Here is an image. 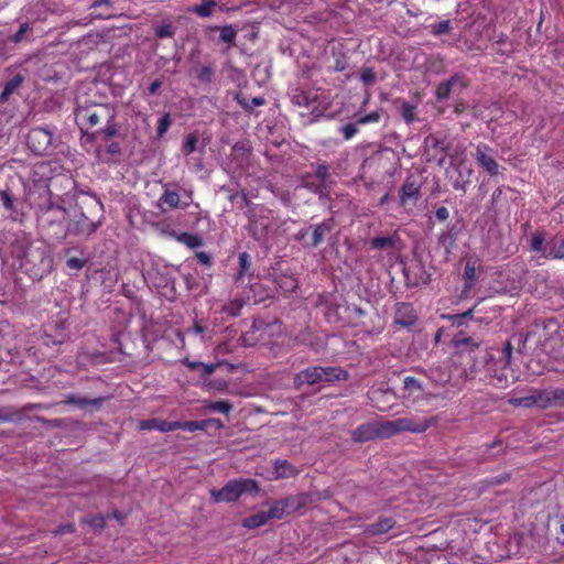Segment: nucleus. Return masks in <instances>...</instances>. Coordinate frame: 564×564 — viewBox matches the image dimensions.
Returning <instances> with one entry per match:
<instances>
[{
	"label": "nucleus",
	"instance_id": "nucleus-15",
	"mask_svg": "<svg viewBox=\"0 0 564 564\" xmlns=\"http://www.w3.org/2000/svg\"><path fill=\"white\" fill-rule=\"evenodd\" d=\"M180 202H181V198L176 192L165 189L164 193L159 198L156 205L162 212H166V209L164 208V205H166L169 208H176V207H178Z\"/></svg>",
	"mask_w": 564,
	"mask_h": 564
},
{
	"label": "nucleus",
	"instance_id": "nucleus-3",
	"mask_svg": "<svg viewBox=\"0 0 564 564\" xmlns=\"http://www.w3.org/2000/svg\"><path fill=\"white\" fill-rule=\"evenodd\" d=\"M259 491V484L253 479H235L228 481L221 489L210 490V496L214 502H232L240 498L245 492Z\"/></svg>",
	"mask_w": 564,
	"mask_h": 564
},
{
	"label": "nucleus",
	"instance_id": "nucleus-30",
	"mask_svg": "<svg viewBox=\"0 0 564 564\" xmlns=\"http://www.w3.org/2000/svg\"><path fill=\"white\" fill-rule=\"evenodd\" d=\"M207 426H208V422H205V420L200 421V422L188 421V422H184V423L180 422L178 429H182V430H185L188 432H195L198 430H205Z\"/></svg>",
	"mask_w": 564,
	"mask_h": 564
},
{
	"label": "nucleus",
	"instance_id": "nucleus-64",
	"mask_svg": "<svg viewBox=\"0 0 564 564\" xmlns=\"http://www.w3.org/2000/svg\"><path fill=\"white\" fill-rule=\"evenodd\" d=\"M194 330H195L196 333L200 334V333H203V332H204V328H203L200 325L196 324V325L194 326Z\"/></svg>",
	"mask_w": 564,
	"mask_h": 564
},
{
	"label": "nucleus",
	"instance_id": "nucleus-55",
	"mask_svg": "<svg viewBox=\"0 0 564 564\" xmlns=\"http://www.w3.org/2000/svg\"><path fill=\"white\" fill-rule=\"evenodd\" d=\"M73 531H74V525L67 524V525L59 527L57 529L56 533L57 534H65V533L73 532Z\"/></svg>",
	"mask_w": 564,
	"mask_h": 564
},
{
	"label": "nucleus",
	"instance_id": "nucleus-20",
	"mask_svg": "<svg viewBox=\"0 0 564 564\" xmlns=\"http://www.w3.org/2000/svg\"><path fill=\"white\" fill-rule=\"evenodd\" d=\"M460 83L459 77H452L449 80L438 85L436 88V97L438 100L447 99L451 95L452 88Z\"/></svg>",
	"mask_w": 564,
	"mask_h": 564
},
{
	"label": "nucleus",
	"instance_id": "nucleus-46",
	"mask_svg": "<svg viewBox=\"0 0 564 564\" xmlns=\"http://www.w3.org/2000/svg\"><path fill=\"white\" fill-rule=\"evenodd\" d=\"M361 79L365 84H371L375 79V74L371 69H366L361 73Z\"/></svg>",
	"mask_w": 564,
	"mask_h": 564
},
{
	"label": "nucleus",
	"instance_id": "nucleus-50",
	"mask_svg": "<svg viewBox=\"0 0 564 564\" xmlns=\"http://www.w3.org/2000/svg\"><path fill=\"white\" fill-rule=\"evenodd\" d=\"M458 346L470 347V349L477 348L478 344L475 343L471 338H465L462 341H458Z\"/></svg>",
	"mask_w": 564,
	"mask_h": 564
},
{
	"label": "nucleus",
	"instance_id": "nucleus-62",
	"mask_svg": "<svg viewBox=\"0 0 564 564\" xmlns=\"http://www.w3.org/2000/svg\"><path fill=\"white\" fill-rule=\"evenodd\" d=\"M101 4H107L109 6V1L108 0H97L95 1L94 6L95 7H98V6H101Z\"/></svg>",
	"mask_w": 564,
	"mask_h": 564
},
{
	"label": "nucleus",
	"instance_id": "nucleus-57",
	"mask_svg": "<svg viewBox=\"0 0 564 564\" xmlns=\"http://www.w3.org/2000/svg\"><path fill=\"white\" fill-rule=\"evenodd\" d=\"M447 215H448V212H447V209L445 207L438 208L437 212H436V216L440 219H446Z\"/></svg>",
	"mask_w": 564,
	"mask_h": 564
},
{
	"label": "nucleus",
	"instance_id": "nucleus-29",
	"mask_svg": "<svg viewBox=\"0 0 564 564\" xmlns=\"http://www.w3.org/2000/svg\"><path fill=\"white\" fill-rule=\"evenodd\" d=\"M404 389L409 392V394H415L416 392L422 391L421 382L413 377L404 378Z\"/></svg>",
	"mask_w": 564,
	"mask_h": 564
},
{
	"label": "nucleus",
	"instance_id": "nucleus-12",
	"mask_svg": "<svg viewBox=\"0 0 564 564\" xmlns=\"http://www.w3.org/2000/svg\"><path fill=\"white\" fill-rule=\"evenodd\" d=\"M316 98V93L313 90L305 91L302 89H294L291 94L293 105L303 108H313Z\"/></svg>",
	"mask_w": 564,
	"mask_h": 564
},
{
	"label": "nucleus",
	"instance_id": "nucleus-9",
	"mask_svg": "<svg viewBox=\"0 0 564 564\" xmlns=\"http://www.w3.org/2000/svg\"><path fill=\"white\" fill-rule=\"evenodd\" d=\"M417 319L416 313L412 305L401 303L398 304L394 314V323L400 327H411Z\"/></svg>",
	"mask_w": 564,
	"mask_h": 564
},
{
	"label": "nucleus",
	"instance_id": "nucleus-37",
	"mask_svg": "<svg viewBox=\"0 0 564 564\" xmlns=\"http://www.w3.org/2000/svg\"><path fill=\"white\" fill-rule=\"evenodd\" d=\"M196 144H197V138L194 134H189L186 138L185 143L183 145V152L185 154H191L192 152L195 151Z\"/></svg>",
	"mask_w": 564,
	"mask_h": 564
},
{
	"label": "nucleus",
	"instance_id": "nucleus-27",
	"mask_svg": "<svg viewBox=\"0 0 564 564\" xmlns=\"http://www.w3.org/2000/svg\"><path fill=\"white\" fill-rule=\"evenodd\" d=\"M97 229V225L93 221H90L87 217L83 216L80 220L78 221V229L77 231L82 235L89 236L93 232H95Z\"/></svg>",
	"mask_w": 564,
	"mask_h": 564
},
{
	"label": "nucleus",
	"instance_id": "nucleus-35",
	"mask_svg": "<svg viewBox=\"0 0 564 564\" xmlns=\"http://www.w3.org/2000/svg\"><path fill=\"white\" fill-rule=\"evenodd\" d=\"M380 118H381V112L376 110L366 116L359 117L357 120V123L367 124V123L378 122L380 120Z\"/></svg>",
	"mask_w": 564,
	"mask_h": 564
},
{
	"label": "nucleus",
	"instance_id": "nucleus-44",
	"mask_svg": "<svg viewBox=\"0 0 564 564\" xmlns=\"http://www.w3.org/2000/svg\"><path fill=\"white\" fill-rule=\"evenodd\" d=\"M448 31H449V22L448 21L440 22L438 24H436L434 26L435 34H444V33H447Z\"/></svg>",
	"mask_w": 564,
	"mask_h": 564
},
{
	"label": "nucleus",
	"instance_id": "nucleus-24",
	"mask_svg": "<svg viewBox=\"0 0 564 564\" xmlns=\"http://www.w3.org/2000/svg\"><path fill=\"white\" fill-rule=\"evenodd\" d=\"M204 409L228 414L232 409V404L228 401L206 402Z\"/></svg>",
	"mask_w": 564,
	"mask_h": 564
},
{
	"label": "nucleus",
	"instance_id": "nucleus-38",
	"mask_svg": "<svg viewBox=\"0 0 564 564\" xmlns=\"http://www.w3.org/2000/svg\"><path fill=\"white\" fill-rule=\"evenodd\" d=\"M155 34L160 39L171 37L174 35V30L171 24H164L156 28Z\"/></svg>",
	"mask_w": 564,
	"mask_h": 564
},
{
	"label": "nucleus",
	"instance_id": "nucleus-36",
	"mask_svg": "<svg viewBox=\"0 0 564 564\" xmlns=\"http://www.w3.org/2000/svg\"><path fill=\"white\" fill-rule=\"evenodd\" d=\"M171 126V118L169 113L162 116L158 124V135L163 137Z\"/></svg>",
	"mask_w": 564,
	"mask_h": 564
},
{
	"label": "nucleus",
	"instance_id": "nucleus-11",
	"mask_svg": "<svg viewBox=\"0 0 564 564\" xmlns=\"http://www.w3.org/2000/svg\"><path fill=\"white\" fill-rule=\"evenodd\" d=\"M295 509L294 498H286L284 500L275 501L272 507L267 511L270 519H282L284 514Z\"/></svg>",
	"mask_w": 564,
	"mask_h": 564
},
{
	"label": "nucleus",
	"instance_id": "nucleus-34",
	"mask_svg": "<svg viewBox=\"0 0 564 564\" xmlns=\"http://www.w3.org/2000/svg\"><path fill=\"white\" fill-rule=\"evenodd\" d=\"M22 83V78L20 76H15L4 86L3 93L1 95V99H6L8 95L13 93V90Z\"/></svg>",
	"mask_w": 564,
	"mask_h": 564
},
{
	"label": "nucleus",
	"instance_id": "nucleus-61",
	"mask_svg": "<svg viewBox=\"0 0 564 564\" xmlns=\"http://www.w3.org/2000/svg\"><path fill=\"white\" fill-rule=\"evenodd\" d=\"M252 104L254 106H262L264 104V99L263 98H253Z\"/></svg>",
	"mask_w": 564,
	"mask_h": 564
},
{
	"label": "nucleus",
	"instance_id": "nucleus-39",
	"mask_svg": "<svg viewBox=\"0 0 564 564\" xmlns=\"http://www.w3.org/2000/svg\"><path fill=\"white\" fill-rule=\"evenodd\" d=\"M85 264V261L79 258H69L66 262L67 268L70 270L79 271Z\"/></svg>",
	"mask_w": 564,
	"mask_h": 564
},
{
	"label": "nucleus",
	"instance_id": "nucleus-23",
	"mask_svg": "<svg viewBox=\"0 0 564 564\" xmlns=\"http://www.w3.org/2000/svg\"><path fill=\"white\" fill-rule=\"evenodd\" d=\"M217 7V2L215 0H202L200 6H196L193 9V12H195L197 15L207 18L210 17Z\"/></svg>",
	"mask_w": 564,
	"mask_h": 564
},
{
	"label": "nucleus",
	"instance_id": "nucleus-4",
	"mask_svg": "<svg viewBox=\"0 0 564 564\" xmlns=\"http://www.w3.org/2000/svg\"><path fill=\"white\" fill-rule=\"evenodd\" d=\"M113 118L110 108L106 105L97 104L88 107L78 106L75 110V119L82 129H90L102 120L109 122Z\"/></svg>",
	"mask_w": 564,
	"mask_h": 564
},
{
	"label": "nucleus",
	"instance_id": "nucleus-17",
	"mask_svg": "<svg viewBox=\"0 0 564 564\" xmlns=\"http://www.w3.org/2000/svg\"><path fill=\"white\" fill-rule=\"evenodd\" d=\"M419 196V186L414 182H405L401 187L400 200L405 206L411 200H416Z\"/></svg>",
	"mask_w": 564,
	"mask_h": 564
},
{
	"label": "nucleus",
	"instance_id": "nucleus-56",
	"mask_svg": "<svg viewBox=\"0 0 564 564\" xmlns=\"http://www.w3.org/2000/svg\"><path fill=\"white\" fill-rule=\"evenodd\" d=\"M205 422H208V426L213 425L219 430L224 427L223 422L218 419H208V420H205Z\"/></svg>",
	"mask_w": 564,
	"mask_h": 564
},
{
	"label": "nucleus",
	"instance_id": "nucleus-40",
	"mask_svg": "<svg viewBox=\"0 0 564 564\" xmlns=\"http://www.w3.org/2000/svg\"><path fill=\"white\" fill-rule=\"evenodd\" d=\"M85 522H87L89 525H91L96 530H101L105 525V518L104 517H93L90 519H86Z\"/></svg>",
	"mask_w": 564,
	"mask_h": 564
},
{
	"label": "nucleus",
	"instance_id": "nucleus-14",
	"mask_svg": "<svg viewBox=\"0 0 564 564\" xmlns=\"http://www.w3.org/2000/svg\"><path fill=\"white\" fill-rule=\"evenodd\" d=\"M333 227L334 225L332 220H325L316 225L313 228L312 238L308 245L312 247L318 246L324 240L325 236L333 230Z\"/></svg>",
	"mask_w": 564,
	"mask_h": 564
},
{
	"label": "nucleus",
	"instance_id": "nucleus-42",
	"mask_svg": "<svg viewBox=\"0 0 564 564\" xmlns=\"http://www.w3.org/2000/svg\"><path fill=\"white\" fill-rule=\"evenodd\" d=\"M281 288L284 289V291H291L296 288V281L292 276H285L281 280Z\"/></svg>",
	"mask_w": 564,
	"mask_h": 564
},
{
	"label": "nucleus",
	"instance_id": "nucleus-18",
	"mask_svg": "<svg viewBox=\"0 0 564 564\" xmlns=\"http://www.w3.org/2000/svg\"><path fill=\"white\" fill-rule=\"evenodd\" d=\"M270 520L267 511H260L257 514L250 516L243 520V527L248 529L259 528Z\"/></svg>",
	"mask_w": 564,
	"mask_h": 564
},
{
	"label": "nucleus",
	"instance_id": "nucleus-8",
	"mask_svg": "<svg viewBox=\"0 0 564 564\" xmlns=\"http://www.w3.org/2000/svg\"><path fill=\"white\" fill-rule=\"evenodd\" d=\"M51 143L52 134L43 128H35L28 135V144L36 154L45 152Z\"/></svg>",
	"mask_w": 564,
	"mask_h": 564
},
{
	"label": "nucleus",
	"instance_id": "nucleus-43",
	"mask_svg": "<svg viewBox=\"0 0 564 564\" xmlns=\"http://www.w3.org/2000/svg\"><path fill=\"white\" fill-rule=\"evenodd\" d=\"M511 355H512V345L510 343H507L502 350V359H503L502 362L505 366L510 362Z\"/></svg>",
	"mask_w": 564,
	"mask_h": 564
},
{
	"label": "nucleus",
	"instance_id": "nucleus-53",
	"mask_svg": "<svg viewBox=\"0 0 564 564\" xmlns=\"http://www.w3.org/2000/svg\"><path fill=\"white\" fill-rule=\"evenodd\" d=\"M162 83L160 80H154L150 87H149V94L150 95H154L159 91L160 87H161Z\"/></svg>",
	"mask_w": 564,
	"mask_h": 564
},
{
	"label": "nucleus",
	"instance_id": "nucleus-5",
	"mask_svg": "<svg viewBox=\"0 0 564 564\" xmlns=\"http://www.w3.org/2000/svg\"><path fill=\"white\" fill-rule=\"evenodd\" d=\"M384 422L386 426L383 427V434H386L388 437L404 431L422 433L425 432L431 424V421L427 419L415 420L413 417H401L394 421Z\"/></svg>",
	"mask_w": 564,
	"mask_h": 564
},
{
	"label": "nucleus",
	"instance_id": "nucleus-49",
	"mask_svg": "<svg viewBox=\"0 0 564 564\" xmlns=\"http://www.w3.org/2000/svg\"><path fill=\"white\" fill-rule=\"evenodd\" d=\"M239 262L241 265V269L245 271L249 267V256L246 252H242L239 254Z\"/></svg>",
	"mask_w": 564,
	"mask_h": 564
},
{
	"label": "nucleus",
	"instance_id": "nucleus-58",
	"mask_svg": "<svg viewBox=\"0 0 564 564\" xmlns=\"http://www.w3.org/2000/svg\"><path fill=\"white\" fill-rule=\"evenodd\" d=\"M105 133L107 137H112L116 134V128L112 124L107 126L105 129Z\"/></svg>",
	"mask_w": 564,
	"mask_h": 564
},
{
	"label": "nucleus",
	"instance_id": "nucleus-52",
	"mask_svg": "<svg viewBox=\"0 0 564 564\" xmlns=\"http://www.w3.org/2000/svg\"><path fill=\"white\" fill-rule=\"evenodd\" d=\"M550 256L555 258V259H562L564 258V243L561 246V248H558L557 250H552L550 252Z\"/></svg>",
	"mask_w": 564,
	"mask_h": 564
},
{
	"label": "nucleus",
	"instance_id": "nucleus-10",
	"mask_svg": "<svg viewBox=\"0 0 564 564\" xmlns=\"http://www.w3.org/2000/svg\"><path fill=\"white\" fill-rule=\"evenodd\" d=\"M297 474V469L284 459H276L272 471H270L265 478L268 480H278L283 478L294 477Z\"/></svg>",
	"mask_w": 564,
	"mask_h": 564
},
{
	"label": "nucleus",
	"instance_id": "nucleus-6",
	"mask_svg": "<svg viewBox=\"0 0 564 564\" xmlns=\"http://www.w3.org/2000/svg\"><path fill=\"white\" fill-rule=\"evenodd\" d=\"M386 422H369L358 426L351 434L355 442H367L376 437H388L383 434Z\"/></svg>",
	"mask_w": 564,
	"mask_h": 564
},
{
	"label": "nucleus",
	"instance_id": "nucleus-2",
	"mask_svg": "<svg viewBox=\"0 0 564 564\" xmlns=\"http://www.w3.org/2000/svg\"><path fill=\"white\" fill-rule=\"evenodd\" d=\"M347 377V371L338 367H312L297 373L295 377V383H307L310 386L324 384L335 381H343L346 380Z\"/></svg>",
	"mask_w": 564,
	"mask_h": 564
},
{
	"label": "nucleus",
	"instance_id": "nucleus-48",
	"mask_svg": "<svg viewBox=\"0 0 564 564\" xmlns=\"http://www.w3.org/2000/svg\"><path fill=\"white\" fill-rule=\"evenodd\" d=\"M26 31H28V24H22L20 30L14 34L13 41L15 43H19L23 39Z\"/></svg>",
	"mask_w": 564,
	"mask_h": 564
},
{
	"label": "nucleus",
	"instance_id": "nucleus-47",
	"mask_svg": "<svg viewBox=\"0 0 564 564\" xmlns=\"http://www.w3.org/2000/svg\"><path fill=\"white\" fill-rule=\"evenodd\" d=\"M1 199H2L3 206L7 209H11L13 207V200H12V198L10 197V195L8 193L2 192L1 193Z\"/></svg>",
	"mask_w": 564,
	"mask_h": 564
},
{
	"label": "nucleus",
	"instance_id": "nucleus-60",
	"mask_svg": "<svg viewBox=\"0 0 564 564\" xmlns=\"http://www.w3.org/2000/svg\"><path fill=\"white\" fill-rule=\"evenodd\" d=\"M429 141L433 144L434 148H441L442 150H445L443 143L437 141L435 138H430Z\"/></svg>",
	"mask_w": 564,
	"mask_h": 564
},
{
	"label": "nucleus",
	"instance_id": "nucleus-51",
	"mask_svg": "<svg viewBox=\"0 0 564 564\" xmlns=\"http://www.w3.org/2000/svg\"><path fill=\"white\" fill-rule=\"evenodd\" d=\"M199 367L203 368L205 375H212L216 370V365L214 364H199Z\"/></svg>",
	"mask_w": 564,
	"mask_h": 564
},
{
	"label": "nucleus",
	"instance_id": "nucleus-41",
	"mask_svg": "<svg viewBox=\"0 0 564 564\" xmlns=\"http://www.w3.org/2000/svg\"><path fill=\"white\" fill-rule=\"evenodd\" d=\"M357 127L352 123H348L341 128V132L346 140H349L357 133Z\"/></svg>",
	"mask_w": 564,
	"mask_h": 564
},
{
	"label": "nucleus",
	"instance_id": "nucleus-31",
	"mask_svg": "<svg viewBox=\"0 0 564 564\" xmlns=\"http://www.w3.org/2000/svg\"><path fill=\"white\" fill-rule=\"evenodd\" d=\"M401 115L406 123H412L415 120V107L409 102H403L401 107Z\"/></svg>",
	"mask_w": 564,
	"mask_h": 564
},
{
	"label": "nucleus",
	"instance_id": "nucleus-7",
	"mask_svg": "<svg viewBox=\"0 0 564 564\" xmlns=\"http://www.w3.org/2000/svg\"><path fill=\"white\" fill-rule=\"evenodd\" d=\"M475 159L477 163L491 176L499 173V165L494 156V151L486 144H478Z\"/></svg>",
	"mask_w": 564,
	"mask_h": 564
},
{
	"label": "nucleus",
	"instance_id": "nucleus-25",
	"mask_svg": "<svg viewBox=\"0 0 564 564\" xmlns=\"http://www.w3.org/2000/svg\"><path fill=\"white\" fill-rule=\"evenodd\" d=\"M464 276L466 280L465 291H468L476 279V263L471 260H468L465 265Z\"/></svg>",
	"mask_w": 564,
	"mask_h": 564
},
{
	"label": "nucleus",
	"instance_id": "nucleus-59",
	"mask_svg": "<svg viewBox=\"0 0 564 564\" xmlns=\"http://www.w3.org/2000/svg\"><path fill=\"white\" fill-rule=\"evenodd\" d=\"M554 399L557 400L561 403H564V390L555 391L554 392Z\"/></svg>",
	"mask_w": 564,
	"mask_h": 564
},
{
	"label": "nucleus",
	"instance_id": "nucleus-63",
	"mask_svg": "<svg viewBox=\"0 0 564 564\" xmlns=\"http://www.w3.org/2000/svg\"><path fill=\"white\" fill-rule=\"evenodd\" d=\"M388 200H389V195H388V194L383 195V196L381 197V199H380V205H384V204H387V203H388Z\"/></svg>",
	"mask_w": 564,
	"mask_h": 564
},
{
	"label": "nucleus",
	"instance_id": "nucleus-26",
	"mask_svg": "<svg viewBox=\"0 0 564 564\" xmlns=\"http://www.w3.org/2000/svg\"><path fill=\"white\" fill-rule=\"evenodd\" d=\"M316 177L319 181V185L313 187L310 183H306L305 186L307 188H312L313 191H318L321 186H325L326 180L328 177V166L325 164H321L316 169Z\"/></svg>",
	"mask_w": 564,
	"mask_h": 564
},
{
	"label": "nucleus",
	"instance_id": "nucleus-1",
	"mask_svg": "<svg viewBox=\"0 0 564 564\" xmlns=\"http://www.w3.org/2000/svg\"><path fill=\"white\" fill-rule=\"evenodd\" d=\"M51 258L41 247L29 246L20 261V268L34 280L42 279L50 272Z\"/></svg>",
	"mask_w": 564,
	"mask_h": 564
},
{
	"label": "nucleus",
	"instance_id": "nucleus-54",
	"mask_svg": "<svg viewBox=\"0 0 564 564\" xmlns=\"http://www.w3.org/2000/svg\"><path fill=\"white\" fill-rule=\"evenodd\" d=\"M198 261L203 264H209L210 263V259H209V256L205 252H198L196 254Z\"/></svg>",
	"mask_w": 564,
	"mask_h": 564
},
{
	"label": "nucleus",
	"instance_id": "nucleus-13",
	"mask_svg": "<svg viewBox=\"0 0 564 564\" xmlns=\"http://www.w3.org/2000/svg\"><path fill=\"white\" fill-rule=\"evenodd\" d=\"M180 422H166L156 419L141 421L139 424L140 430H158L160 432H172L177 430Z\"/></svg>",
	"mask_w": 564,
	"mask_h": 564
},
{
	"label": "nucleus",
	"instance_id": "nucleus-19",
	"mask_svg": "<svg viewBox=\"0 0 564 564\" xmlns=\"http://www.w3.org/2000/svg\"><path fill=\"white\" fill-rule=\"evenodd\" d=\"M177 241L186 245L187 247L194 249L198 248L203 245V240L200 237L187 232L182 234H173L172 235Z\"/></svg>",
	"mask_w": 564,
	"mask_h": 564
},
{
	"label": "nucleus",
	"instance_id": "nucleus-21",
	"mask_svg": "<svg viewBox=\"0 0 564 564\" xmlns=\"http://www.w3.org/2000/svg\"><path fill=\"white\" fill-rule=\"evenodd\" d=\"M64 403L74 404L78 408H86L89 405L98 406L101 403V399H86L76 395H69L64 400Z\"/></svg>",
	"mask_w": 564,
	"mask_h": 564
},
{
	"label": "nucleus",
	"instance_id": "nucleus-33",
	"mask_svg": "<svg viewBox=\"0 0 564 564\" xmlns=\"http://www.w3.org/2000/svg\"><path fill=\"white\" fill-rule=\"evenodd\" d=\"M544 236L540 232L533 234L531 237V249L536 252L544 251Z\"/></svg>",
	"mask_w": 564,
	"mask_h": 564
},
{
	"label": "nucleus",
	"instance_id": "nucleus-16",
	"mask_svg": "<svg viewBox=\"0 0 564 564\" xmlns=\"http://www.w3.org/2000/svg\"><path fill=\"white\" fill-rule=\"evenodd\" d=\"M394 527V521L391 518H384L379 520L377 523L368 525L366 533L369 535L384 534Z\"/></svg>",
	"mask_w": 564,
	"mask_h": 564
},
{
	"label": "nucleus",
	"instance_id": "nucleus-28",
	"mask_svg": "<svg viewBox=\"0 0 564 564\" xmlns=\"http://www.w3.org/2000/svg\"><path fill=\"white\" fill-rule=\"evenodd\" d=\"M394 246L392 237H377L371 240V247L375 249H389Z\"/></svg>",
	"mask_w": 564,
	"mask_h": 564
},
{
	"label": "nucleus",
	"instance_id": "nucleus-45",
	"mask_svg": "<svg viewBox=\"0 0 564 564\" xmlns=\"http://www.w3.org/2000/svg\"><path fill=\"white\" fill-rule=\"evenodd\" d=\"M533 403H535V400H533L532 398H522V399L512 400V404L520 405V406H530Z\"/></svg>",
	"mask_w": 564,
	"mask_h": 564
},
{
	"label": "nucleus",
	"instance_id": "nucleus-32",
	"mask_svg": "<svg viewBox=\"0 0 564 564\" xmlns=\"http://www.w3.org/2000/svg\"><path fill=\"white\" fill-rule=\"evenodd\" d=\"M237 32L231 25L220 28V40L226 43H232L236 39Z\"/></svg>",
	"mask_w": 564,
	"mask_h": 564
},
{
	"label": "nucleus",
	"instance_id": "nucleus-22",
	"mask_svg": "<svg viewBox=\"0 0 564 564\" xmlns=\"http://www.w3.org/2000/svg\"><path fill=\"white\" fill-rule=\"evenodd\" d=\"M427 377L438 386H443L449 380L448 372L440 367L431 368L427 372Z\"/></svg>",
	"mask_w": 564,
	"mask_h": 564
}]
</instances>
